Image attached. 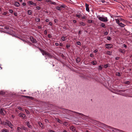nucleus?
Segmentation results:
<instances>
[{
    "instance_id": "obj_1",
    "label": "nucleus",
    "mask_w": 132,
    "mask_h": 132,
    "mask_svg": "<svg viewBox=\"0 0 132 132\" xmlns=\"http://www.w3.org/2000/svg\"><path fill=\"white\" fill-rule=\"evenodd\" d=\"M97 17L98 19L101 21L106 22L108 21L107 18L104 17L103 15L102 16H100L99 15L97 16Z\"/></svg>"
},
{
    "instance_id": "obj_2",
    "label": "nucleus",
    "mask_w": 132,
    "mask_h": 132,
    "mask_svg": "<svg viewBox=\"0 0 132 132\" xmlns=\"http://www.w3.org/2000/svg\"><path fill=\"white\" fill-rule=\"evenodd\" d=\"M29 39L32 43H36L37 42L36 39L34 38L32 36H30Z\"/></svg>"
},
{
    "instance_id": "obj_3",
    "label": "nucleus",
    "mask_w": 132,
    "mask_h": 132,
    "mask_svg": "<svg viewBox=\"0 0 132 132\" xmlns=\"http://www.w3.org/2000/svg\"><path fill=\"white\" fill-rule=\"evenodd\" d=\"M0 113L1 114L4 116L6 112L4 109L2 108L0 109Z\"/></svg>"
},
{
    "instance_id": "obj_4",
    "label": "nucleus",
    "mask_w": 132,
    "mask_h": 132,
    "mask_svg": "<svg viewBox=\"0 0 132 132\" xmlns=\"http://www.w3.org/2000/svg\"><path fill=\"white\" fill-rule=\"evenodd\" d=\"M40 51L41 52L42 54V55H46V54L47 53V52L45 50H44L41 49L39 48Z\"/></svg>"
},
{
    "instance_id": "obj_5",
    "label": "nucleus",
    "mask_w": 132,
    "mask_h": 132,
    "mask_svg": "<svg viewBox=\"0 0 132 132\" xmlns=\"http://www.w3.org/2000/svg\"><path fill=\"white\" fill-rule=\"evenodd\" d=\"M6 121H7V125L10 128L12 129L13 128V125L12 124V123L10 121H8L7 120H6Z\"/></svg>"
},
{
    "instance_id": "obj_6",
    "label": "nucleus",
    "mask_w": 132,
    "mask_h": 132,
    "mask_svg": "<svg viewBox=\"0 0 132 132\" xmlns=\"http://www.w3.org/2000/svg\"><path fill=\"white\" fill-rule=\"evenodd\" d=\"M106 47L108 49L111 48H112L113 46L112 44H106L105 45Z\"/></svg>"
},
{
    "instance_id": "obj_7",
    "label": "nucleus",
    "mask_w": 132,
    "mask_h": 132,
    "mask_svg": "<svg viewBox=\"0 0 132 132\" xmlns=\"http://www.w3.org/2000/svg\"><path fill=\"white\" fill-rule=\"evenodd\" d=\"M19 116L21 117L22 119H24L25 117H26L25 114L23 113H20L19 115Z\"/></svg>"
},
{
    "instance_id": "obj_8",
    "label": "nucleus",
    "mask_w": 132,
    "mask_h": 132,
    "mask_svg": "<svg viewBox=\"0 0 132 132\" xmlns=\"http://www.w3.org/2000/svg\"><path fill=\"white\" fill-rule=\"evenodd\" d=\"M85 6L86 7V10L87 11L89 12V5L87 4H85Z\"/></svg>"
},
{
    "instance_id": "obj_9",
    "label": "nucleus",
    "mask_w": 132,
    "mask_h": 132,
    "mask_svg": "<svg viewBox=\"0 0 132 132\" xmlns=\"http://www.w3.org/2000/svg\"><path fill=\"white\" fill-rule=\"evenodd\" d=\"M48 57H49L50 58H53L54 57L51 54H50V53H47V54H46V55Z\"/></svg>"
},
{
    "instance_id": "obj_10",
    "label": "nucleus",
    "mask_w": 132,
    "mask_h": 132,
    "mask_svg": "<svg viewBox=\"0 0 132 132\" xmlns=\"http://www.w3.org/2000/svg\"><path fill=\"white\" fill-rule=\"evenodd\" d=\"M118 51L120 52L123 54H125V51L124 50H123L121 48H119L118 49Z\"/></svg>"
},
{
    "instance_id": "obj_11",
    "label": "nucleus",
    "mask_w": 132,
    "mask_h": 132,
    "mask_svg": "<svg viewBox=\"0 0 132 132\" xmlns=\"http://www.w3.org/2000/svg\"><path fill=\"white\" fill-rule=\"evenodd\" d=\"M26 123L27 125L29 128H32V126L30 125V123L29 122L27 121Z\"/></svg>"
},
{
    "instance_id": "obj_12",
    "label": "nucleus",
    "mask_w": 132,
    "mask_h": 132,
    "mask_svg": "<svg viewBox=\"0 0 132 132\" xmlns=\"http://www.w3.org/2000/svg\"><path fill=\"white\" fill-rule=\"evenodd\" d=\"M23 96L27 98L31 99L32 100H33L34 99V98L32 97L26 96Z\"/></svg>"
},
{
    "instance_id": "obj_13",
    "label": "nucleus",
    "mask_w": 132,
    "mask_h": 132,
    "mask_svg": "<svg viewBox=\"0 0 132 132\" xmlns=\"http://www.w3.org/2000/svg\"><path fill=\"white\" fill-rule=\"evenodd\" d=\"M38 124L42 128H43L44 127L42 123L40 122H38Z\"/></svg>"
},
{
    "instance_id": "obj_14",
    "label": "nucleus",
    "mask_w": 132,
    "mask_h": 132,
    "mask_svg": "<svg viewBox=\"0 0 132 132\" xmlns=\"http://www.w3.org/2000/svg\"><path fill=\"white\" fill-rule=\"evenodd\" d=\"M22 128L19 127H18L17 128V131L18 132H22Z\"/></svg>"
},
{
    "instance_id": "obj_15",
    "label": "nucleus",
    "mask_w": 132,
    "mask_h": 132,
    "mask_svg": "<svg viewBox=\"0 0 132 132\" xmlns=\"http://www.w3.org/2000/svg\"><path fill=\"white\" fill-rule=\"evenodd\" d=\"M14 5L15 6L18 7L20 6V4L18 2H15L14 3Z\"/></svg>"
},
{
    "instance_id": "obj_16",
    "label": "nucleus",
    "mask_w": 132,
    "mask_h": 132,
    "mask_svg": "<svg viewBox=\"0 0 132 132\" xmlns=\"http://www.w3.org/2000/svg\"><path fill=\"white\" fill-rule=\"evenodd\" d=\"M118 25L119 26H120V27H124V26H125V25L124 24L122 23L121 22Z\"/></svg>"
},
{
    "instance_id": "obj_17",
    "label": "nucleus",
    "mask_w": 132,
    "mask_h": 132,
    "mask_svg": "<svg viewBox=\"0 0 132 132\" xmlns=\"http://www.w3.org/2000/svg\"><path fill=\"white\" fill-rule=\"evenodd\" d=\"M91 64L93 65H95L97 64V62L95 61H92L91 62Z\"/></svg>"
},
{
    "instance_id": "obj_18",
    "label": "nucleus",
    "mask_w": 132,
    "mask_h": 132,
    "mask_svg": "<svg viewBox=\"0 0 132 132\" xmlns=\"http://www.w3.org/2000/svg\"><path fill=\"white\" fill-rule=\"evenodd\" d=\"M56 120H57V121L59 123H60L61 124H62V122L58 118H57L56 119Z\"/></svg>"
},
{
    "instance_id": "obj_19",
    "label": "nucleus",
    "mask_w": 132,
    "mask_h": 132,
    "mask_svg": "<svg viewBox=\"0 0 132 132\" xmlns=\"http://www.w3.org/2000/svg\"><path fill=\"white\" fill-rule=\"evenodd\" d=\"M76 61L77 63H79L80 61V58L79 57H77L76 59Z\"/></svg>"
},
{
    "instance_id": "obj_20",
    "label": "nucleus",
    "mask_w": 132,
    "mask_h": 132,
    "mask_svg": "<svg viewBox=\"0 0 132 132\" xmlns=\"http://www.w3.org/2000/svg\"><path fill=\"white\" fill-rule=\"evenodd\" d=\"M70 129L71 130H72V131H74L75 130V127L73 126H71L70 127Z\"/></svg>"
},
{
    "instance_id": "obj_21",
    "label": "nucleus",
    "mask_w": 132,
    "mask_h": 132,
    "mask_svg": "<svg viewBox=\"0 0 132 132\" xmlns=\"http://www.w3.org/2000/svg\"><path fill=\"white\" fill-rule=\"evenodd\" d=\"M66 37L64 36H63L61 38V39L62 40V41H64L66 39Z\"/></svg>"
},
{
    "instance_id": "obj_22",
    "label": "nucleus",
    "mask_w": 132,
    "mask_h": 132,
    "mask_svg": "<svg viewBox=\"0 0 132 132\" xmlns=\"http://www.w3.org/2000/svg\"><path fill=\"white\" fill-rule=\"evenodd\" d=\"M9 131L7 129H4L2 130V132H9Z\"/></svg>"
},
{
    "instance_id": "obj_23",
    "label": "nucleus",
    "mask_w": 132,
    "mask_h": 132,
    "mask_svg": "<svg viewBox=\"0 0 132 132\" xmlns=\"http://www.w3.org/2000/svg\"><path fill=\"white\" fill-rule=\"evenodd\" d=\"M27 13L28 14L30 15L32 14L31 11L30 10H28L27 11Z\"/></svg>"
},
{
    "instance_id": "obj_24",
    "label": "nucleus",
    "mask_w": 132,
    "mask_h": 132,
    "mask_svg": "<svg viewBox=\"0 0 132 132\" xmlns=\"http://www.w3.org/2000/svg\"><path fill=\"white\" fill-rule=\"evenodd\" d=\"M56 9L57 10L61 11L62 10L61 8L60 7L57 6L56 7Z\"/></svg>"
},
{
    "instance_id": "obj_25",
    "label": "nucleus",
    "mask_w": 132,
    "mask_h": 132,
    "mask_svg": "<svg viewBox=\"0 0 132 132\" xmlns=\"http://www.w3.org/2000/svg\"><path fill=\"white\" fill-rule=\"evenodd\" d=\"M106 54L109 55H112V52L110 51H107Z\"/></svg>"
},
{
    "instance_id": "obj_26",
    "label": "nucleus",
    "mask_w": 132,
    "mask_h": 132,
    "mask_svg": "<svg viewBox=\"0 0 132 132\" xmlns=\"http://www.w3.org/2000/svg\"><path fill=\"white\" fill-rule=\"evenodd\" d=\"M115 20L117 23L118 24H119L120 23L119 22V20L118 19H115Z\"/></svg>"
},
{
    "instance_id": "obj_27",
    "label": "nucleus",
    "mask_w": 132,
    "mask_h": 132,
    "mask_svg": "<svg viewBox=\"0 0 132 132\" xmlns=\"http://www.w3.org/2000/svg\"><path fill=\"white\" fill-rule=\"evenodd\" d=\"M101 26L103 28H105L106 27L105 26V24L103 23H102L101 25Z\"/></svg>"
},
{
    "instance_id": "obj_28",
    "label": "nucleus",
    "mask_w": 132,
    "mask_h": 132,
    "mask_svg": "<svg viewBox=\"0 0 132 132\" xmlns=\"http://www.w3.org/2000/svg\"><path fill=\"white\" fill-rule=\"evenodd\" d=\"M79 24L81 25H82L83 26H85V24L83 22H80L79 23Z\"/></svg>"
},
{
    "instance_id": "obj_29",
    "label": "nucleus",
    "mask_w": 132,
    "mask_h": 132,
    "mask_svg": "<svg viewBox=\"0 0 132 132\" xmlns=\"http://www.w3.org/2000/svg\"><path fill=\"white\" fill-rule=\"evenodd\" d=\"M35 20L37 22H39L40 21V19L39 18H36Z\"/></svg>"
},
{
    "instance_id": "obj_30",
    "label": "nucleus",
    "mask_w": 132,
    "mask_h": 132,
    "mask_svg": "<svg viewBox=\"0 0 132 132\" xmlns=\"http://www.w3.org/2000/svg\"><path fill=\"white\" fill-rule=\"evenodd\" d=\"M109 64H106V65H104V67L105 68H107L109 66Z\"/></svg>"
},
{
    "instance_id": "obj_31",
    "label": "nucleus",
    "mask_w": 132,
    "mask_h": 132,
    "mask_svg": "<svg viewBox=\"0 0 132 132\" xmlns=\"http://www.w3.org/2000/svg\"><path fill=\"white\" fill-rule=\"evenodd\" d=\"M69 111H70V110H69ZM70 111L73 113H78L79 114V115H83V114H82V113H77V112H74V111Z\"/></svg>"
},
{
    "instance_id": "obj_32",
    "label": "nucleus",
    "mask_w": 132,
    "mask_h": 132,
    "mask_svg": "<svg viewBox=\"0 0 132 132\" xmlns=\"http://www.w3.org/2000/svg\"><path fill=\"white\" fill-rule=\"evenodd\" d=\"M5 92L2 91H0V95H3L5 93Z\"/></svg>"
},
{
    "instance_id": "obj_33",
    "label": "nucleus",
    "mask_w": 132,
    "mask_h": 132,
    "mask_svg": "<svg viewBox=\"0 0 132 132\" xmlns=\"http://www.w3.org/2000/svg\"><path fill=\"white\" fill-rule=\"evenodd\" d=\"M87 22L88 23H92V20H88L87 21Z\"/></svg>"
},
{
    "instance_id": "obj_34",
    "label": "nucleus",
    "mask_w": 132,
    "mask_h": 132,
    "mask_svg": "<svg viewBox=\"0 0 132 132\" xmlns=\"http://www.w3.org/2000/svg\"><path fill=\"white\" fill-rule=\"evenodd\" d=\"M61 7L63 8H65L66 7V6L65 4H63L61 6Z\"/></svg>"
},
{
    "instance_id": "obj_35",
    "label": "nucleus",
    "mask_w": 132,
    "mask_h": 132,
    "mask_svg": "<svg viewBox=\"0 0 132 132\" xmlns=\"http://www.w3.org/2000/svg\"><path fill=\"white\" fill-rule=\"evenodd\" d=\"M28 43V44H29V45H30V44H31V43L29 41H25V43Z\"/></svg>"
},
{
    "instance_id": "obj_36",
    "label": "nucleus",
    "mask_w": 132,
    "mask_h": 132,
    "mask_svg": "<svg viewBox=\"0 0 132 132\" xmlns=\"http://www.w3.org/2000/svg\"><path fill=\"white\" fill-rule=\"evenodd\" d=\"M107 39L109 40H111V38L110 37L108 36L107 37Z\"/></svg>"
},
{
    "instance_id": "obj_37",
    "label": "nucleus",
    "mask_w": 132,
    "mask_h": 132,
    "mask_svg": "<svg viewBox=\"0 0 132 132\" xmlns=\"http://www.w3.org/2000/svg\"><path fill=\"white\" fill-rule=\"evenodd\" d=\"M7 121H6V122H2V124H3L4 125H7Z\"/></svg>"
},
{
    "instance_id": "obj_38",
    "label": "nucleus",
    "mask_w": 132,
    "mask_h": 132,
    "mask_svg": "<svg viewBox=\"0 0 132 132\" xmlns=\"http://www.w3.org/2000/svg\"><path fill=\"white\" fill-rule=\"evenodd\" d=\"M102 68V67L101 65H100L99 66L98 69L99 70H101Z\"/></svg>"
},
{
    "instance_id": "obj_39",
    "label": "nucleus",
    "mask_w": 132,
    "mask_h": 132,
    "mask_svg": "<svg viewBox=\"0 0 132 132\" xmlns=\"http://www.w3.org/2000/svg\"><path fill=\"white\" fill-rule=\"evenodd\" d=\"M33 2H32V1H29L28 2V3H29V5H33Z\"/></svg>"
},
{
    "instance_id": "obj_40",
    "label": "nucleus",
    "mask_w": 132,
    "mask_h": 132,
    "mask_svg": "<svg viewBox=\"0 0 132 132\" xmlns=\"http://www.w3.org/2000/svg\"><path fill=\"white\" fill-rule=\"evenodd\" d=\"M51 4L54 5H56V3L55 2H53L52 1L51 3Z\"/></svg>"
},
{
    "instance_id": "obj_41",
    "label": "nucleus",
    "mask_w": 132,
    "mask_h": 132,
    "mask_svg": "<svg viewBox=\"0 0 132 132\" xmlns=\"http://www.w3.org/2000/svg\"><path fill=\"white\" fill-rule=\"evenodd\" d=\"M76 16L77 17H78V18H80V17H81V15L80 14H77L76 15Z\"/></svg>"
},
{
    "instance_id": "obj_42",
    "label": "nucleus",
    "mask_w": 132,
    "mask_h": 132,
    "mask_svg": "<svg viewBox=\"0 0 132 132\" xmlns=\"http://www.w3.org/2000/svg\"><path fill=\"white\" fill-rule=\"evenodd\" d=\"M21 128H22V129H23L24 130H27V128H26L24 127H22Z\"/></svg>"
},
{
    "instance_id": "obj_43",
    "label": "nucleus",
    "mask_w": 132,
    "mask_h": 132,
    "mask_svg": "<svg viewBox=\"0 0 132 132\" xmlns=\"http://www.w3.org/2000/svg\"><path fill=\"white\" fill-rule=\"evenodd\" d=\"M77 44L78 45H81V43L79 41L77 42Z\"/></svg>"
},
{
    "instance_id": "obj_44",
    "label": "nucleus",
    "mask_w": 132,
    "mask_h": 132,
    "mask_svg": "<svg viewBox=\"0 0 132 132\" xmlns=\"http://www.w3.org/2000/svg\"><path fill=\"white\" fill-rule=\"evenodd\" d=\"M18 108L19 110H20L22 111L23 110L22 109V108L20 107H19Z\"/></svg>"
},
{
    "instance_id": "obj_45",
    "label": "nucleus",
    "mask_w": 132,
    "mask_h": 132,
    "mask_svg": "<svg viewBox=\"0 0 132 132\" xmlns=\"http://www.w3.org/2000/svg\"><path fill=\"white\" fill-rule=\"evenodd\" d=\"M119 130L115 128H113V130H112V131H114V130H116V131H118Z\"/></svg>"
},
{
    "instance_id": "obj_46",
    "label": "nucleus",
    "mask_w": 132,
    "mask_h": 132,
    "mask_svg": "<svg viewBox=\"0 0 132 132\" xmlns=\"http://www.w3.org/2000/svg\"><path fill=\"white\" fill-rule=\"evenodd\" d=\"M125 84H129L130 83V82L129 81H127L125 82Z\"/></svg>"
},
{
    "instance_id": "obj_47",
    "label": "nucleus",
    "mask_w": 132,
    "mask_h": 132,
    "mask_svg": "<svg viewBox=\"0 0 132 132\" xmlns=\"http://www.w3.org/2000/svg\"><path fill=\"white\" fill-rule=\"evenodd\" d=\"M46 1L47 2H51V0H46Z\"/></svg>"
},
{
    "instance_id": "obj_48",
    "label": "nucleus",
    "mask_w": 132,
    "mask_h": 132,
    "mask_svg": "<svg viewBox=\"0 0 132 132\" xmlns=\"http://www.w3.org/2000/svg\"><path fill=\"white\" fill-rule=\"evenodd\" d=\"M9 11L11 13H12L13 12V10H9Z\"/></svg>"
},
{
    "instance_id": "obj_49",
    "label": "nucleus",
    "mask_w": 132,
    "mask_h": 132,
    "mask_svg": "<svg viewBox=\"0 0 132 132\" xmlns=\"http://www.w3.org/2000/svg\"><path fill=\"white\" fill-rule=\"evenodd\" d=\"M98 50H95L94 51V53H96L98 52Z\"/></svg>"
},
{
    "instance_id": "obj_50",
    "label": "nucleus",
    "mask_w": 132,
    "mask_h": 132,
    "mask_svg": "<svg viewBox=\"0 0 132 132\" xmlns=\"http://www.w3.org/2000/svg\"><path fill=\"white\" fill-rule=\"evenodd\" d=\"M70 47V46L69 44H67L66 45V47L67 48H68Z\"/></svg>"
},
{
    "instance_id": "obj_51",
    "label": "nucleus",
    "mask_w": 132,
    "mask_h": 132,
    "mask_svg": "<svg viewBox=\"0 0 132 132\" xmlns=\"http://www.w3.org/2000/svg\"><path fill=\"white\" fill-rule=\"evenodd\" d=\"M123 46L124 47H125V48H127V45L126 44H124L123 45Z\"/></svg>"
},
{
    "instance_id": "obj_52",
    "label": "nucleus",
    "mask_w": 132,
    "mask_h": 132,
    "mask_svg": "<svg viewBox=\"0 0 132 132\" xmlns=\"http://www.w3.org/2000/svg\"><path fill=\"white\" fill-rule=\"evenodd\" d=\"M44 34L45 35H46L47 34V31L46 30H45L44 31Z\"/></svg>"
},
{
    "instance_id": "obj_53",
    "label": "nucleus",
    "mask_w": 132,
    "mask_h": 132,
    "mask_svg": "<svg viewBox=\"0 0 132 132\" xmlns=\"http://www.w3.org/2000/svg\"><path fill=\"white\" fill-rule=\"evenodd\" d=\"M90 56L91 57H93L94 56L93 54H90Z\"/></svg>"
},
{
    "instance_id": "obj_54",
    "label": "nucleus",
    "mask_w": 132,
    "mask_h": 132,
    "mask_svg": "<svg viewBox=\"0 0 132 132\" xmlns=\"http://www.w3.org/2000/svg\"><path fill=\"white\" fill-rule=\"evenodd\" d=\"M14 15L16 16L17 15V13H16L14 12Z\"/></svg>"
},
{
    "instance_id": "obj_55",
    "label": "nucleus",
    "mask_w": 132,
    "mask_h": 132,
    "mask_svg": "<svg viewBox=\"0 0 132 132\" xmlns=\"http://www.w3.org/2000/svg\"><path fill=\"white\" fill-rule=\"evenodd\" d=\"M45 21L47 22H48L49 21V20L48 19H46L45 20Z\"/></svg>"
},
{
    "instance_id": "obj_56",
    "label": "nucleus",
    "mask_w": 132,
    "mask_h": 132,
    "mask_svg": "<svg viewBox=\"0 0 132 132\" xmlns=\"http://www.w3.org/2000/svg\"><path fill=\"white\" fill-rule=\"evenodd\" d=\"M49 132H55V131L52 130H50L49 131Z\"/></svg>"
},
{
    "instance_id": "obj_57",
    "label": "nucleus",
    "mask_w": 132,
    "mask_h": 132,
    "mask_svg": "<svg viewBox=\"0 0 132 132\" xmlns=\"http://www.w3.org/2000/svg\"><path fill=\"white\" fill-rule=\"evenodd\" d=\"M119 57H116L115 58V59L116 60H118L119 59Z\"/></svg>"
},
{
    "instance_id": "obj_58",
    "label": "nucleus",
    "mask_w": 132,
    "mask_h": 132,
    "mask_svg": "<svg viewBox=\"0 0 132 132\" xmlns=\"http://www.w3.org/2000/svg\"><path fill=\"white\" fill-rule=\"evenodd\" d=\"M117 75L118 76H121L119 72H118V73L117 74Z\"/></svg>"
},
{
    "instance_id": "obj_59",
    "label": "nucleus",
    "mask_w": 132,
    "mask_h": 132,
    "mask_svg": "<svg viewBox=\"0 0 132 132\" xmlns=\"http://www.w3.org/2000/svg\"><path fill=\"white\" fill-rule=\"evenodd\" d=\"M82 19H86V17L85 16H83L82 17Z\"/></svg>"
},
{
    "instance_id": "obj_60",
    "label": "nucleus",
    "mask_w": 132,
    "mask_h": 132,
    "mask_svg": "<svg viewBox=\"0 0 132 132\" xmlns=\"http://www.w3.org/2000/svg\"><path fill=\"white\" fill-rule=\"evenodd\" d=\"M22 5L23 6H25L26 5V3H22Z\"/></svg>"
},
{
    "instance_id": "obj_61",
    "label": "nucleus",
    "mask_w": 132,
    "mask_h": 132,
    "mask_svg": "<svg viewBox=\"0 0 132 132\" xmlns=\"http://www.w3.org/2000/svg\"><path fill=\"white\" fill-rule=\"evenodd\" d=\"M73 22L74 23H76V20H73Z\"/></svg>"
},
{
    "instance_id": "obj_62",
    "label": "nucleus",
    "mask_w": 132,
    "mask_h": 132,
    "mask_svg": "<svg viewBox=\"0 0 132 132\" xmlns=\"http://www.w3.org/2000/svg\"><path fill=\"white\" fill-rule=\"evenodd\" d=\"M55 45L56 46H58L59 45V44L57 43H55Z\"/></svg>"
},
{
    "instance_id": "obj_63",
    "label": "nucleus",
    "mask_w": 132,
    "mask_h": 132,
    "mask_svg": "<svg viewBox=\"0 0 132 132\" xmlns=\"http://www.w3.org/2000/svg\"><path fill=\"white\" fill-rule=\"evenodd\" d=\"M48 37L50 38L51 37V35L50 34H48Z\"/></svg>"
},
{
    "instance_id": "obj_64",
    "label": "nucleus",
    "mask_w": 132,
    "mask_h": 132,
    "mask_svg": "<svg viewBox=\"0 0 132 132\" xmlns=\"http://www.w3.org/2000/svg\"><path fill=\"white\" fill-rule=\"evenodd\" d=\"M104 34L105 35H107L108 34V33L107 32H105L104 33Z\"/></svg>"
}]
</instances>
